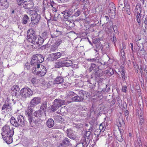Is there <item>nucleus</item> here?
I'll return each instance as SVG.
<instances>
[{
	"mask_svg": "<svg viewBox=\"0 0 147 147\" xmlns=\"http://www.w3.org/2000/svg\"><path fill=\"white\" fill-rule=\"evenodd\" d=\"M77 91H75V92L73 91H68L66 92V97L67 98L71 97L73 96L77 95Z\"/></svg>",
	"mask_w": 147,
	"mask_h": 147,
	"instance_id": "473e14b6",
	"label": "nucleus"
},
{
	"mask_svg": "<svg viewBox=\"0 0 147 147\" xmlns=\"http://www.w3.org/2000/svg\"><path fill=\"white\" fill-rule=\"evenodd\" d=\"M106 92H107V90L106 89H103L101 91H98V93L100 94L101 93H103Z\"/></svg>",
	"mask_w": 147,
	"mask_h": 147,
	"instance_id": "680f3d73",
	"label": "nucleus"
},
{
	"mask_svg": "<svg viewBox=\"0 0 147 147\" xmlns=\"http://www.w3.org/2000/svg\"><path fill=\"white\" fill-rule=\"evenodd\" d=\"M123 48L121 49V51H120V53L122 57L123 56H124V55L125 54V52L124 50H123V49H125V47L123 46Z\"/></svg>",
	"mask_w": 147,
	"mask_h": 147,
	"instance_id": "6e6d98bb",
	"label": "nucleus"
},
{
	"mask_svg": "<svg viewBox=\"0 0 147 147\" xmlns=\"http://www.w3.org/2000/svg\"><path fill=\"white\" fill-rule=\"evenodd\" d=\"M17 3L18 4L20 5H21L22 3L24 1L23 0H16Z\"/></svg>",
	"mask_w": 147,
	"mask_h": 147,
	"instance_id": "0e129e2a",
	"label": "nucleus"
},
{
	"mask_svg": "<svg viewBox=\"0 0 147 147\" xmlns=\"http://www.w3.org/2000/svg\"><path fill=\"white\" fill-rule=\"evenodd\" d=\"M63 40L62 38L57 39L55 42L56 45L57 47L59 46L63 42Z\"/></svg>",
	"mask_w": 147,
	"mask_h": 147,
	"instance_id": "09e8293b",
	"label": "nucleus"
},
{
	"mask_svg": "<svg viewBox=\"0 0 147 147\" xmlns=\"http://www.w3.org/2000/svg\"><path fill=\"white\" fill-rule=\"evenodd\" d=\"M62 60L58 61H56L55 63V67L56 68H58L63 67Z\"/></svg>",
	"mask_w": 147,
	"mask_h": 147,
	"instance_id": "c756f323",
	"label": "nucleus"
},
{
	"mask_svg": "<svg viewBox=\"0 0 147 147\" xmlns=\"http://www.w3.org/2000/svg\"><path fill=\"white\" fill-rule=\"evenodd\" d=\"M27 38L28 41L31 42L33 48L35 49L39 47L44 42L43 38L39 36L36 35L35 32L32 29L28 30Z\"/></svg>",
	"mask_w": 147,
	"mask_h": 147,
	"instance_id": "f257e3e1",
	"label": "nucleus"
},
{
	"mask_svg": "<svg viewBox=\"0 0 147 147\" xmlns=\"http://www.w3.org/2000/svg\"><path fill=\"white\" fill-rule=\"evenodd\" d=\"M54 124L53 120L52 119H49L47 122V125L49 128L53 127Z\"/></svg>",
	"mask_w": 147,
	"mask_h": 147,
	"instance_id": "c85d7f7f",
	"label": "nucleus"
},
{
	"mask_svg": "<svg viewBox=\"0 0 147 147\" xmlns=\"http://www.w3.org/2000/svg\"><path fill=\"white\" fill-rule=\"evenodd\" d=\"M22 5L24 8L26 9H30L34 6V4L31 0H23Z\"/></svg>",
	"mask_w": 147,
	"mask_h": 147,
	"instance_id": "0eeeda50",
	"label": "nucleus"
},
{
	"mask_svg": "<svg viewBox=\"0 0 147 147\" xmlns=\"http://www.w3.org/2000/svg\"><path fill=\"white\" fill-rule=\"evenodd\" d=\"M73 126L74 127H76L77 128L81 129L83 127V124L81 123H74L73 124Z\"/></svg>",
	"mask_w": 147,
	"mask_h": 147,
	"instance_id": "49530a36",
	"label": "nucleus"
},
{
	"mask_svg": "<svg viewBox=\"0 0 147 147\" xmlns=\"http://www.w3.org/2000/svg\"><path fill=\"white\" fill-rule=\"evenodd\" d=\"M64 102L61 100L55 99L54 100L53 104L57 109L63 105Z\"/></svg>",
	"mask_w": 147,
	"mask_h": 147,
	"instance_id": "2eb2a0df",
	"label": "nucleus"
},
{
	"mask_svg": "<svg viewBox=\"0 0 147 147\" xmlns=\"http://www.w3.org/2000/svg\"><path fill=\"white\" fill-rule=\"evenodd\" d=\"M47 102L45 101L41 105L40 108V110H41L43 111L45 114V112L47 110Z\"/></svg>",
	"mask_w": 147,
	"mask_h": 147,
	"instance_id": "c9c22d12",
	"label": "nucleus"
},
{
	"mask_svg": "<svg viewBox=\"0 0 147 147\" xmlns=\"http://www.w3.org/2000/svg\"><path fill=\"white\" fill-rule=\"evenodd\" d=\"M18 122L19 123V126H22L24 125V119L23 117L21 115H19L17 117Z\"/></svg>",
	"mask_w": 147,
	"mask_h": 147,
	"instance_id": "f3484780",
	"label": "nucleus"
},
{
	"mask_svg": "<svg viewBox=\"0 0 147 147\" xmlns=\"http://www.w3.org/2000/svg\"><path fill=\"white\" fill-rule=\"evenodd\" d=\"M2 136H5L8 135L9 136H13L14 134L13 129L12 127L10 128L9 125H5L2 129Z\"/></svg>",
	"mask_w": 147,
	"mask_h": 147,
	"instance_id": "20e7f679",
	"label": "nucleus"
},
{
	"mask_svg": "<svg viewBox=\"0 0 147 147\" xmlns=\"http://www.w3.org/2000/svg\"><path fill=\"white\" fill-rule=\"evenodd\" d=\"M73 13V10L71 9H66L64 11L62 12V13L63 14L64 17L65 19L68 18V17Z\"/></svg>",
	"mask_w": 147,
	"mask_h": 147,
	"instance_id": "9b49d317",
	"label": "nucleus"
},
{
	"mask_svg": "<svg viewBox=\"0 0 147 147\" xmlns=\"http://www.w3.org/2000/svg\"><path fill=\"white\" fill-rule=\"evenodd\" d=\"M109 9L110 11V12H112L114 11L115 12V4L113 3H111L109 4Z\"/></svg>",
	"mask_w": 147,
	"mask_h": 147,
	"instance_id": "72a5a7b5",
	"label": "nucleus"
},
{
	"mask_svg": "<svg viewBox=\"0 0 147 147\" xmlns=\"http://www.w3.org/2000/svg\"><path fill=\"white\" fill-rule=\"evenodd\" d=\"M25 114L26 116L28 117L30 125L32 127V113L28 112V113H25Z\"/></svg>",
	"mask_w": 147,
	"mask_h": 147,
	"instance_id": "7c9ffc66",
	"label": "nucleus"
},
{
	"mask_svg": "<svg viewBox=\"0 0 147 147\" xmlns=\"http://www.w3.org/2000/svg\"><path fill=\"white\" fill-rule=\"evenodd\" d=\"M77 95H79L82 99H84V97L85 95L88 94V92L83 90H80L78 92Z\"/></svg>",
	"mask_w": 147,
	"mask_h": 147,
	"instance_id": "2f4dec72",
	"label": "nucleus"
},
{
	"mask_svg": "<svg viewBox=\"0 0 147 147\" xmlns=\"http://www.w3.org/2000/svg\"><path fill=\"white\" fill-rule=\"evenodd\" d=\"M62 143L64 144L67 146H72L71 140L67 138H65L63 140Z\"/></svg>",
	"mask_w": 147,
	"mask_h": 147,
	"instance_id": "5701e85b",
	"label": "nucleus"
},
{
	"mask_svg": "<svg viewBox=\"0 0 147 147\" xmlns=\"http://www.w3.org/2000/svg\"><path fill=\"white\" fill-rule=\"evenodd\" d=\"M9 6L7 0H0V9L4 10L7 9Z\"/></svg>",
	"mask_w": 147,
	"mask_h": 147,
	"instance_id": "1a4fd4ad",
	"label": "nucleus"
},
{
	"mask_svg": "<svg viewBox=\"0 0 147 147\" xmlns=\"http://www.w3.org/2000/svg\"><path fill=\"white\" fill-rule=\"evenodd\" d=\"M58 48V47L56 45L52 46L50 48V51H55Z\"/></svg>",
	"mask_w": 147,
	"mask_h": 147,
	"instance_id": "603ef678",
	"label": "nucleus"
},
{
	"mask_svg": "<svg viewBox=\"0 0 147 147\" xmlns=\"http://www.w3.org/2000/svg\"><path fill=\"white\" fill-rule=\"evenodd\" d=\"M34 107V106H32L30 105V103H29V105L27 108V111H25V113H28V112H29L30 113H32L34 111L32 107Z\"/></svg>",
	"mask_w": 147,
	"mask_h": 147,
	"instance_id": "58836bf2",
	"label": "nucleus"
},
{
	"mask_svg": "<svg viewBox=\"0 0 147 147\" xmlns=\"http://www.w3.org/2000/svg\"><path fill=\"white\" fill-rule=\"evenodd\" d=\"M28 13L31 15L32 16H34L35 15L37 16V15H38L36 11L34 10H30L28 12Z\"/></svg>",
	"mask_w": 147,
	"mask_h": 147,
	"instance_id": "de8ad7c7",
	"label": "nucleus"
},
{
	"mask_svg": "<svg viewBox=\"0 0 147 147\" xmlns=\"http://www.w3.org/2000/svg\"><path fill=\"white\" fill-rule=\"evenodd\" d=\"M3 140L7 144H10L12 142L13 136H9L8 135H5V136H2Z\"/></svg>",
	"mask_w": 147,
	"mask_h": 147,
	"instance_id": "ddd939ff",
	"label": "nucleus"
},
{
	"mask_svg": "<svg viewBox=\"0 0 147 147\" xmlns=\"http://www.w3.org/2000/svg\"><path fill=\"white\" fill-rule=\"evenodd\" d=\"M41 98L40 97H34L32 99L30 103L32 106H35L36 105L39 104L40 102Z\"/></svg>",
	"mask_w": 147,
	"mask_h": 147,
	"instance_id": "9d476101",
	"label": "nucleus"
},
{
	"mask_svg": "<svg viewBox=\"0 0 147 147\" xmlns=\"http://www.w3.org/2000/svg\"><path fill=\"white\" fill-rule=\"evenodd\" d=\"M97 68V67L95 64L92 63L91 66L89 68V69L90 71L91 72L93 70H94V71L98 69Z\"/></svg>",
	"mask_w": 147,
	"mask_h": 147,
	"instance_id": "a19ab883",
	"label": "nucleus"
},
{
	"mask_svg": "<svg viewBox=\"0 0 147 147\" xmlns=\"http://www.w3.org/2000/svg\"><path fill=\"white\" fill-rule=\"evenodd\" d=\"M81 12H82L80 10H78L76 13H75L74 16L75 17H78L80 15Z\"/></svg>",
	"mask_w": 147,
	"mask_h": 147,
	"instance_id": "4d7b16f0",
	"label": "nucleus"
},
{
	"mask_svg": "<svg viewBox=\"0 0 147 147\" xmlns=\"http://www.w3.org/2000/svg\"><path fill=\"white\" fill-rule=\"evenodd\" d=\"M64 81V79L63 77L61 76H57L55 78L53 82L54 84H61Z\"/></svg>",
	"mask_w": 147,
	"mask_h": 147,
	"instance_id": "f8f14e48",
	"label": "nucleus"
},
{
	"mask_svg": "<svg viewBox=\"0 0 147 147\" xmlns=\"http://www.w3.org/2000/svg\"><path fill=\"white\" fill-rule=\"evenodd\" d=\"M31 64L32 66H34L35 67L37 66V64H40L38 62L37 58L35 55H33L32 57Z\"/></svg>",
	"mask_w": 147,
	"mask_h": 147,
	"instance_id": "dca6fc26",
	"label": "nucleus"
},
{
	"mask_svg": "<svg viewBox=\"0 0 147 147\" xmlns=\"http://www.w3.org/2000/svg\"><path fill=\"white\" fill-rule=\"evenodd\" d=\"M119 131L120 132V136H116V138L118 141L120 142H122L123 140L122 135L124 132V131L123 129L121 128H119Z\"/></svg>",
	"mask_w": 147,
	"mask_h": 147,
	"instance_id": "4be33fe9",
	"label": "nucleus"
},
{
	"mask_svg": "<svg viewBox=\"0 0 147 147\" xmlns=\"http://www.w3.org/2000/svg\"><path fill=\"white\" fill-rule=\"evenodd\" d=\"M33 71L37 75H38L41 76H44L46 73L47 69L43 65L37 64V67H33Z\"/></svg>",
	"mask_w": 147,
	"mask_h": 147,
	"instance_id": "f03ea898",
	"label": "nucleus"
},
{
	"mask_svg": "<svg viewBox=\"0 0 147 147\" xmlns=\"http://www.w3.org/2000/svg\"><path fill=\"white\" fill-rule=\"evenodd\" d=\"M129 7H130L129 6H127V8L125 9L126 13L129 15H130L131 14V12Z\"/></svg>",
	"mask_w": 147,
	"mask_h": 147,
	"instance_id": "bf43d9fd",
	"label": "nucleus"
},
{
	"mask_svg": "<svg viewBox=\"0 0 147 147\" xmlns=\"http://www.w3.org/2000/svg\"><path fill=\"white\" fill-rule=\"evenodd\" d=\"M75 95V96L71 98V100L75 102H82L84 99H82V98H81L79 95Z\"/></svg>",
	"mask_w": 147,
	"mask_h": 147,
	"instance_id": "393cba45",
	"label": "nucleus"
},
{
	"mask_svg": "<svg viewBox=\"0 0 147 147\" xmlns=\"http://www.w3.org/2000/svg\"><path fill=\"white\" fill-rule=\"evenodd\" d=\"M117 100L118 104L120 105L122 102V101L120 99V98L119 97L118 98H117Z\"/></svg>",
	"mask_w": 147,
	"mask_h": 147,
	"instance_id": "774afa93",
	"label": "nucleus"
},
{
	"mask_svg": "<svg viewBox=\"0 0 147 147\" xmlns=\"http://www.w3.org/2000/svg\"><path fill=\"white\" fill-rule=\"evenodd\" d=\"M87 61H95V62L99 63V64H101V63L100 62H99V59H97V58H94L93 59H87Z\"/></svg>",
	"mask_w": 147,
	"mask_h": 147,
	"instance_id": "8fccbe9b",
	"label": "nucleus"
},
{
	"mask_svg": "<svg viewBox=\"0 0 147 147\" xmlns=\"http://www.w3.org/2000/svg\"><path fill=\"white\" fill-rule=\"evenodd\" d=\"M61 55L62 54L60 52L53 53L50 55L49 57V59L50 61H55L61 57Z\"/></svg>",
	"mask_w": 147,
	"mask_h": 147,
	"instance_id": "6e6552de",
	"label": "nucleus"
},
{
	"mask_svg": "<svg viewBox=\"0 0 147 147\" xmlns=\"http://www.w3.org/2000/svg\"><path fill=\"white\" fill-rule=\"evenodd\" d=\"M33 94V91L28 87L24 88L20 91V95L22 98L25 99L30 97Z\"/></svg>",
	"mask_w": 147,
	"mask_h": 147,
	"instance_id": "7ed1b4c3",
	"label": "nucleus"
},
{
	"mask_svg": "<svg viewBox=\"0 0 147 147\" xmlns=\"http://www.w3.org/2000/svg\"><path fill=\"white\" fill-rule=\"evenodd\" d=\"M11 100L7 98L2 107V110L4 112H11L12 110Z\"/></svg>",
	"mask_w": 147,
	"mask_h": 147,
	"instance_id": "39448f33",
	"label": "nucleus"
},
{
	"mask_svg": "<svg viewBox=\"0 0 147 147\" xmlns=\"http://www.w3.org/2000/svg\"><path fill=\"white\" fill-rule=\"evenodd\" d=\"M112 140V137L111 136L109 137L108 139V143H110L111 142Z\"/></svg>",
	"mask_w": 147,
	"mask_h": 147,
	"instance_id": "338daca9",
	"label": "nucleus"
},
{
	"mask_svg": "<svg viewBox=\"0 0 147 147\" xmlns=\"http://www.w3.org/2000/svg\"><path fill=\"white\" fill-rule=\"evenodd\" d=\"M43 114V113L41 110L35 111L33 113L34 116L40 119Z\"/></svg>",
	"mask_w": 147,
	"mask_h": 147,
	"instance_id": "b1692460",
	"label": "nucleus"
},
{
	"mask_svg": "<svg viewBox=\"0 0 147 147\" xmlns=\"http://www.w3.org/2000/svg\"><path fill=\"white\" fill-rule=\"evenodd\" d=\"M57 121L59 122L63 123L64 122L65 120L64 118L59 115H57L54 118Z\"/></svg>",
	"mask_w": 147,
	"mask_h": 147,
	"instance_id": "ea45409f",
	"label": "nucleus"
},
{
	"mask_svg": "<svg viewBox=\"0 0 147 147\" xmlns=\"http://www.w3.org/2000/svg\"><path fill=\"white\" fill-rule=\"evenodd\" d=\"M93 75L94 76L95 78H99L101 76V74L100 73L98 69L94 71Z\"/></svg>",
	"mask_w": 147,
	"mask_h": 147,
	"instance_id": "a18cd8bd",
	"label": "nucleus"
},
{
	"mask_svg": "<svg viewBox=\"0 0 147 147\" xmlns=\"http://www.w3.org/2000/svg\"><path fill=\"white\" fill-rule=\"evenodd\" d=\"M40 18L39 14L32 16L31 18V22L29 24V26L30 27H32L36 25L39 22Z\"/></svg>",
	"mask_w": 147,
	"mask_h": 147,
	"instance_id": "423d86ee",
	"label": "nucleus"
},
{
	"mask_svg": "<svg viewBox=\"0 0 147 147\" xmlns=\"http://www.w3.org/2000/svg\"><path fill=\"white\" fill-rule=\"evenodd\" d=\"M63 66L68 67L70 66L72 64V62L70 60H62Z\"/></svg>",
	"mask_w": 147,
	"mask_h": 147,
	"instance_id": "bb28decb",
	"label": "nucleus"
},
{
	"mask_svg": "<svg viewBox=\"0 0 147 147\" xmlns=\"http://www.w3.org/2000/svg\"><path fill=\"white\" fill-rule=\"evenodd\" d=\"M90 134L91 132H90L89 131H86V135H84V136L87 138H88L89 139Z\"/></svg>",
	"mask_w": 147,
	"mask_h": 147,
	"instance_id": "5fc2aeb1",
	"label": "nucleus"
},
{
	"mask_svg": "<svg viewBox=\"0 0 147 147\" xmlns=\"http://www.w3.org/2000/svg\"><path fill=\"white\" fill-rule=\"evenodd\" d=\"M128 114H129V112L127 110H126L125 111L124 113V115L126 117L127 119V118H128Z\"/></svg>",
	"mask_w": 147,
	"mask_h": 147,
	"instance_id": "69168bd1",
	"label": "nucleus"
},
{
	"mask_svg": "<svg viewBox=\"0 0 147 147\" xmlns=\"http://www.w3.org/2000/svg\"><path fill=\"white\" fill-rule=\"evenodd\" d=\"M11 90L16 93L19 92L20 90V88L17 85H14L11 88Z\"/></svg>",
	"mask_w": 147,
	"mask_h": 147,
	"instance_id": "c03bdc74",
	"label": "nucleus"
},
{
	"mask_svg": "<svg viewBox=\"0 0 147 147\" xmlns=\"http://www.w3.org/2000/svg\"><path fill=\"white\" fill-rule=\"evenodd\" d=\"M127 87L125 86H122V90L123 92H125L127 91Z\"/></svg>",
	"mask_w": 147,
	"mask_h": 147,
	"instance_id": "e2e57ef3",
	"label": "nucleus"
},
{
	"mask_svg": "<svg viewBox=\"0 0 147 147\" xmlns=\"http://www.w3.org/2000/svg\"><path fill=\"white\" fill-rule=\"evenodd\" d=\"M138 8L140 11L141 12V4L139 3H138L136 5V9L138 10Z\"/></svg>",
	"mask_w": 147,
	"mask_h": 147,
	"instance_id": "13d9d810",
	"label": "nucleus"
},
{
	"mask_svg": "<svg viewBox=\"0 0 147 147\" xmlns=\"http://www.w3.org/2000/svg\"><path fill=\"white\" fill-rule=\"evenodd\" d=\"M37 58V61L38 63H42L44 60V58L40 54H36L35 55Z\"/></svg>",
	"mask_w": 147,
	"mask_h": 147,
	"instance_id": "a878e982",
	"label": "nucleus"
},
{
	"mask_svg": "<svg viewBox=\"0 0 147 147\" xmlns=\"http://www.w3.org/2000/svg\"><path fill=\"white\" fill-rule=\"evenodd\" d=\"M121 77L123 79V81H125V78H126V77L125 76L124 70L123 69L121 71Z\"/></svg>",
	"mask_w": 147,
	"mask_h": 147,
	"instance_id": "3c124183",
	"label": "nucleus"
},
{
	"mask_svg": "<svg viewBox=\"0 0 147 147\" xmlns=\"http://www.w3.org/2000/svg\"><path fill=\"white\" fill-rule=\"evenodd\" d=\"M57 108L53 104L52 105H50L48 107V110L50 112H53L55 111L57 109Z\"/></svg>",
	"mask_w": 147,
	"mask_h": 147,
	"instance_id": "79ce46f5",
	"label": "nucleus"
},
{
	"mask_svg": "<svg viewBox=\"0 0 147 147\" xmlns=\"http://www.w3.org/2000/svg\"><path fill=\"white\" fill-rule=\"evenodd\" d=\"M10 122L11 124L13 126L16 127H19V123L18 121L17 118H15L13 117H12L10 119Z\"/></svg>",
	"mask_w": 147,
	"mask_h": 147,
	"instance_id": "a211bd4d",
	"label": "nucleus"
},
{
	"mask_svg": "<svg viewBox=\"0 0 147 147\" xmlns=\"http://www.w3.org/2000/svg\"><path fill=\"white\" fill-rule=\"evenodd\" d=\"M102 45L100 43H99L97 44L96 45V48L98 49H101V51H105V48H107L106 46L104 45L103 46L102 48Z\"/></svg>",
	"mask_w": 147,
	"mask_h": 147,
	"instance_id": "e433bc0d",
	"label": "nucleus"
},
{
	"mask_svg": "<svg viewBox=\"0 0 147 147\" xmlns=\"http://www.w3.org/2000/svg\"><path fill=\"white\" fill-rule=\"evenodd\" d=\"M67 136L71 139L74 140L76 138L74 131L71 129H67Z\"/></svg>",
	"mask_w": 147,
	"mask_h": 147,
	"instance_id": "4468645a",
	"label": "nucleus"
},
{
	"mask_svg": "<svg viewBox=\"0 0 147 147\" xmlns=\"http://www.w3.org/2000/svg\"><path fill=\"white\" fill-rule=\"evenodd\" d=\"M117 125L118 127V129L121 128L120 127H122L123 126L125 125V123L123 118L122 117H120L117 121Z\"/></svg>",
	"mask_w": 147,
	"mask_h": 147,
	"instance_id": "6ab92c4d",
	"label": "nucleus"
},
{
	"mask_svg": "<svg viewBox=\"0 0 147 147\" xmlns=\"http://www.w3.org/2000/svg\"><path fill=\"white\" fill-rule=\"evenodd\" d=\"M112 28L115 32L117 33V26L115 25H114L112 26Z\"/></svg>",
	"mask_w": 147,
	"mask_h": 147,
	"instance_id": "052dcab7",
	"label": "nucleus"
},
{
	"mask_svg": "<svg viewBox=\"0 0 147 147\" xmlns=\"http://www.w3.org/2000/svg\"><path fill=\"white\" fill-rule=\"evenodd\" d=\"M104 124L102 123L100 124L99 126V129L100 131H104Z\"/></svg>",
	"mask_w": 147,
	"mask_h": 147,
	"instance_id": "864d4df0",
	"label": "nucleus"
},
{
	"mask_svg": "<svg viewBox=\"0 0 147 147\" xmlns=\"http://www.w3.org/2000/svg\"><path fill=\"white\" fill-rule=\"evenodd\" d=\"M137 114L139 117V119L141 122L143 121V111L140 108L137 109L136 110Z\"/></svg>",
	"mask_w": 147,
	"mask_h": 147,
	"instance_id": "412c9836",
	"label": "nucleus"
},
{
	"mask_svg": "<svg viewBox=\"0 0 147 147\" xmlns=\"http://www.w3.org/2000/svg\"><path fill=\"white\" fill-rule=\"evenodd\" d=\"M51 34L50 31H46L42 33V36L44 38L46 39L49 37Z\"/></svg>",
	"mask_w": 147,
	"mask_h": 147,
	"instance_id": "f704fd0d",
	"label": "nucleus"
},
{
	"mask_svg": "<svg viewBox=\"0 0 147 147\" xmlns=\"http://www.w3.org/2000/svg\"><path fill=\"white\" fill-rule=\"evenodd\" d=\"M62 33L61 31L57 29L56 31L54 32L53 34H51V36L52 38H55L58 36L62 34Z\"/></svg>",
	"mask_w": 147,
	"mask_h": 147,
	"instance_id": "cd10ccee",
	"label": "nucleus"
},
{
	"mask_svg": "<svg viewBox=\"0 0 147 147\" xmlns=\"http://www.w3.org/2000/svg\"><path fill=\"white\" fill-rule=\"evenodd\" d=\"M141 12H139V11L137 12V15L136 16L137 21L138 23L140 25V23L141 22V20L142 15L141 14Z\"/></svg>",
	"mask_w": 147,
	"mask_h": 147,
	"instance_id": "37998d69",
	"label": "nucleus"
},
{
	"mask_svg": "<svg viewBox=\"0 0 147 147\" xmlns=\"http://www.w3.org/2000/svg\"><path fill=\"white\" fill-rule=\"evenodd\" d=\"M29 19V18L28 16L26 14H24L22 19V23L24 24H26L28 22V20Z\"/></svg>",
	"mask_w": 147,
	"mask_h": 147,
	"instance_id": "4c0bfd02",
	"label": "nucleus"
},
{
	"mask_svg": "<svg viewBox=\"0 0 147 147\" xmlns=\"http://www.w3.org/2000/svg\"><path fill=\"white\" fill-rule=\"evenodd\" d=\"M90 139L83 136L81 140V142L83 146H87L89 144Z\"/></svg>",
	"mask_w": 147,
	"mask_h": 147,
	"instance_id": "aec40b11",
	"label": "nucleus"
}]
</instances>
